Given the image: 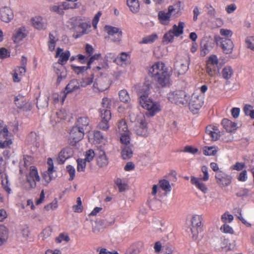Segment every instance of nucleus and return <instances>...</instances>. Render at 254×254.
<instances>
[{
  "label": "nucleus",
  "mask_w": 254,
  "mask_h": 254,
  "mask_svg": "<svg viewBox=\"0 0 254 254\" xmlns=\"http://www.w3.org/2000/svg\"><path fill=\"white\" fill-rule=\"evenodd\" d=\"M119 96L121 102L128 104L130 101V98L127 90H121L119 92Z\"/></svg>",
  "instance_id": "33"
},
{
  "label": "nucleus",
  "mask_w": 254,
  "mask_h": 254,
  "mask_svg": "<svg viewBox=\"0 0 254 254\" xmlns=\"http://www.w3.org/2000/svg\"><path fill=\"white\" fill-rule=\"evenodd\" d=\"M171 14L168 11L166 13L164 11H160L158 12V19L161 24L163 25H167L169 23Z\"/></svg>",
  "instance_id": "28"
},
{
  "label": "nucleus",
  "mask_w": 254,
  "mask_h": 254,
  "mask_svg": "<svg viewBox=\"0 0 254 254\" xmlns=\"http://www.w3.org/2000/svg\"><path fill=\"white\" fill-rule=\"evenodd\" d=\"M52 233V229L50 227H47L43 230L42 232L40 234V237L42 238L43 240H45L47 238L50 236Z\"/></svg>",
  "instance_id": "53"
},
{
  "label": "nucleus",
  "mask_w": 254,
  "mask_h": 254,
  "mask_svg": "<svg viewBox=\"0 0 254 254\" xmlns=\"http://www.w3.org/2000/svg\"><path fill=\"white\" fill-rule=\"evenodd\" d=\"M66 170L70 176L69 180L72 181L73 180L75 177V170L73 166L69 165L66 166Z\"/></svg>",
  "instance_id": "64"
},
{
  "label": "nucleus",
  "mask_w": 254,
  "mask_h": 254,
  "mask_svg": "<svg viewBox=\"0 0 254 254\" xmlns=\"http://www.w3.org/2000/svg\"><path fill=\"white\" fill-rule=\"evenodd\" d=\"M15 104L18 108H23L26 104V100L22 95L15 97Z\"/></svg>",
  "instance_id": "40"
},
{
  "label": "nucleus",
  "mask_w": 254,
  "mask_h": 254,
  "mask_svg": "<svg viewBox=\"0 0 254 254\" xmlns=\"http://www.w3.org/2000/svg\"><path fill=\"white\" fill-rule=\"evenodd\" d=\"M72 155V149L66 147L63 149L59 153L58 161L60 163L63 164L64 162Z\"/></svg>",
  "instance_id": "23"
},
{
  "label": "nucleus",
  "mask_w": 254,
  "mask_h": 254,
  "mask_svg": "<svg viewBox=\"0 0 254 254\" xmlns=\"http://www.w3.org/2000/svg\"><path fill=\"white\" fill-rule=\"evenodd\" d=\"M71 68L73 69L74 72L76 73L77 74H79L84 71H86L88 69L90 68L89 66H78L74 65H71Z\"/></svg>",
  "instance_id": "49"
},
{
  "label": "nucleus",
  "mask_w": 254,
  "mask_h": 254,
  "mask_svg": "<svg viewBox=\"0 0 254 254\" xmlns=\"http://www.w3.org/2000/svg\"><path fill=\"white\" fill-rule=\"evenodd\" d=\"M109 87L107 78L99 77L97 78L93 85V90L95 92H103Z\"/></svg>",
  "instance_id": "11"
},
{
  "label": "nucleus",
  "mask_w": 254,
  "mask_h": 254,
  "mask_svg": "<svg viewBox=\"0 0 254 254\" xmlns=\"http://www.w3.org/2000/svg\"><path fill=\"white\" fill-rule=\"evenodd\" d=\"M79 7V5L77 3L63 2L61 4L51 5L50 7V10L51 11L56 12L58 14H63L64 13V10L77 8Z\"/></svg>",
  "instance_id": "9"
},
{
  "label": "nucleus",
  "mask_w": 254,
  "mask_h": 254,
  "mask_svg": "<svg viewBox=\"0 0 254 254\" xmlns=\"http://www.w3.org/2000/svg\"><path fill=\"white\" fill-rule=\"evenodd\" d=\"M26 177H29V178H34L37 180V182H39L40 180V178L38 175L37 170L34 166L30 167V172L28 175H26Z\"/></svg>",
  "instance_id": "38"
},
{
  "label": "nucleus",
  "mask_w": 254,
  "mask_h": 254,
  "mask_svg": "<svg viewBox=\"0 0 254 254\" xmlns=\"http://www.w3.org/2000/svg\"><path fill=\"white\" fill-rule=\"evenodd\" d=\"M234 219V217L228 212H226L221 216V220L224 224L231 222Z\"/></svg>",
  "instance_id": "48"
},
{
  "label": "nucleus",
  "mask_w": 254,
  "mask_h": 254,
  "mask_svg": "<svg viewBox=\"0 0 254 254\" xmlns=\"http://www.w3.org/2000/svg\"><path fill=\"white\" fill-rule=\"evenodd\" d=\"M90 122L88 117L86 116L81 117L77 119L75 127L85 132L89 129Z\"/></svg>",
  "instance_id": "18"
},
{
  "label": "nucleus",
  "mask_w": 254,
  "mask_h": 254,
  "mask_svg": "<svg viewBox=\"0 0 254 254\" xmlns=\"http://www.w3.org/2000/svg\"><path fill=\"white\" fill-rule=\"evenodd\" d=\"M115 183L118 187L120 192H123L126 190L127 185L125 183H123L122 180L121 179L117 178L115 180Z\"/></svg>",
  "instance_id": "57"
},
{
  "label": "nucleus",
  "mask_w": 254,
  "mask_h": 254,
  "mask_svg": "<svg viewBox=\"0 0 254 254\" xmlns=\"http://www.w3.org/2000/svg\"><path fill=\"white\" fill-rule=\"evenodd\" d=\"M104 30L109 35V38L114 43L120 45L122 42L123 32L122 30L116 27L110 25H106Z\"/></svg>",
  "instance_id": "5"
},
{
  "label": "nucleus",
  "mask_w": 254,
  "mask_h": 254,
  "mask_svg": "<svg viewBox=\"0 0 254 254\" xmlns=\"http://www.w3.org/2000/svg\"><path fill=\"white\" fill-rule=\"evenodd\" d=\"M68 26L70 28L76 30L78 28L82 29V32L76 36V38H78L80 36L82 35L85 33L87 24L83 22L79 17H73L69 19L67 22Z\"/></svg>",
  "instance_id": "7"
},
{
  "label": "nucleus",
  "mask_w": 254,
  "mask_h": 254,
  "mask_svg": "<svg viewBox=\"0 0 254 254\" xmlns=\"http://www.w3.org/2000/svg\"><path fill=\"white\" fill-rule=\"evenodd\" d=\"M95 155H96V153H95L92 149H89L86 152L84 160L86 162H90L93 159Z\"/></svg>",
  "instance_id": "62"
},
{
  "label": "nucleus",
  "mask_w": 254,
  "mask_h": 254,
  "mask_svg": "<svg viewBox=\"0 0 254 254\" xmlns=\"http://www.w3.org/2000/svg\"><path fill=\"white\" fill-rule=\"evenodd\" d=\"M122 157L124 159H128L132 156L133 151L132 145H126L122 146Z\"/></svg>",
  "instance_id": "26"
},
{
  "label": "nucleus",
  "mask_w": 254,
  "mask_h": 254,
  "mask_svg": "<svg viewBox=\"0 0 254 254\" xmlns=\"http://www.w3.org/2000/svg\"><path fill=\"white\" fill-rule=\"evenodd\" d=\"M102 119L110 121L111 119V110L108 109L100 108L99 110Z\"/></svg>",
  "instance_id": "36"
},
{
  "label": "nucleus",
  "mask_w": 254,
  "mask_h": 254,
  "mask_svg": "<svg viewBox=\"0 0 254 254\" xmlns=\"http://www.w3.org/2000/svg\"><path fill=\"white\" fill-rule=\"evenodd\" d=\"M215 40L217 45L220 46L225 54H229L232 53L234 44L231 39L216 37H215Z\"/></svg>",
  "instance_id": "8"
},
{
  "label": "nucleus",
  "mask_w": 254,
  "mask_h": 254,
  "mask_svg": "<svg viewBox=\"0 0 254 254\" xmlns=\"http://www.w3.org/2000/svg\"><path fill=\"white\" fill-rule=\"evenodd\" d=\"M120 134L121 133L126 132L127 131H129L128 130L127 126V125L126 122L123 119L121 120L119 123L118 125V129L117 130Z\"/></svg>",
  "instance_id": "39"
},
{
  "label": "nucleus",
  "mask_w": 254,
  "mask_h": 254,
  "mask_svg": "<svg viewBox=\"0 0 254 254\" xmlns=\"http://www.w3.org/2000/svg\"><path fill=\"white\" fill-rule=\"evenodd\" d=\"M174 36L175 35L173 33L172 30H169L164 35L163 42L166 44L172 42Z\"/></svg>",
  "instance_id": "44"
},
{
  "label": "nucleus",
  "mask_w": 254,
  "mask_h": 254,
  "mask_svg": "<svg viewBox=\"0 0 254 254\" xmlns=\"http://www.w3.org/2000/svg\"><path fill=\"white\" fill-rule=\"evenodd\" d=\"M150 90L148 84H144L142 86L141 91L143 92L140 96L139 102L141 106L144 109L148 111V114L149 116H153L155 114L160 111V106L156 102H153L148 97Z\"/></svg>",
  "instance_id": "2"
},
{
  "label": "nucleus",
  "mask_w": 254,
  "mask_h": 254,
  "mask_svg": "<svg viewBox=\"0 0 254 254\" xmlns=\"http://www.w3.org/2000/svg\"><path fill=\"white\" fill-rule=\"evenodd\" d=\"M54 69L55 72L57 76L56 84L59 85L63 80L66 78L67 76V71L64 66L59 64H58V66L55 65Z\"/></svg>",
  "instance_id": "16"
},
{
  "label": "nucleus",
  "mask_w": 254,
  "mask_h": 254,
  "mask_svg": "<svg viewBox=\"0 0 254 254\" xmlns=\"http://www.w3.org/2000/svg\"><path fill=\"white\" fill-rule=\"evenodd\" d=\"M147 124L144 117L141 115L140 120L138 121V125L136 126L135 128V131L138 135L143 137H146L148 135Z\"/></svg>",
  "instance_id": "12"
},
{
  "label": "nucleus",
  "mask_w": 254,
  "mask_h": 254,
  "mask_svg": "<svg viewBox=\"0 0 254 254\" xmlns=\"http://www.w3.org/2000/svg\"><path fill=\"white\" fill-rule=\"evenodd\" d=\"M97 165L100 168L106 167L109 163L108 158L104 151L98 149L96 152Z\"/></svg>",
  "instance_id": "15"
},
{
  "label": "nucleus",
  "mask_w": 254,
  "mask_h": 254,
  "mask_svg": "<svg viewBox=\"0 0 254 254\" xmlns=\"http://www.w3.org/2000/svg\"><path fill=\"white\" fill-rule=\"evenodd\" d=\"M202 181H203L202 179L193 176L191 177L190 178L191 183L202 192L206 193L208 191V188L205 184L202 182Z\"/></svg>",
  "instance_id": "21"
},
{
  "label": "nucleus",
  "mask_w": 254,
  "mask_h": 254,
  "mask_svg": "<svg viewBox=\"0 0 254 254\" xmlns=\"http://www.w3.org/2000/svg\"><path fill=\"white\" fill-rule=\"evenodd\" d=\"M102 107L101 108L108 109L110 110L112 106V101L107 97H104L102 101Z\"/></svg>",
  "instance_id": "54"
},
{
  "label": "nucleus",
  "mask_w": 254,
  "mask_h": 254,
  "mask_svg": "<svg viewBox=\"0 0 254 254\" xmlns=\"http://www.w3.org/2000/svg\"><path fill=\"white\" fill-rule=\"evenodd\" d=\"M66 96V94L65 92H61L60 95H59L58 93H54L52 95L55 102H59L60 99L62 104L64 103Z\"/></svg>",
  "instance_id": "50"
},
{
  "label": "nucleus",
  "mask_w": 254,
  "mask_h": 254,
  "mask_svg": "<svg viewBox=\"0 0 254 254\" xmlns=\"http://www.w3.org/2000/svg\"><path fill=\"white\" fill-rule=\"evenodd\" d=\"M86 161L82 159H78L77 160V170L78 172H84L86 167Z\"/></svg>",
  "instance_id": "56"
},
{
  "label": "nucleus",
  "mask_w": 254,
  "mask_h": 254,
  "mask_svg": "<svg viewBox=\"0 0 254 254\" xmlns=\"http://www.w3.org/2000/svg\"><path fill=\"white\" fill-rule=\"evenodd\" d=\"M167 98L170 102L180 107H187L189 96L184 90H171L167 94Z\"/></svg>",
  "instance_id": "3"
},
{
  "label": "nucleus",
  "mask_w": 254,
  "mask_h": 254,
  "mask_svg": "<svg viewBox=\"0 0 254 254\" xmlns=\"http://www.w3.org/2000/svg\"><path fill=\"white\" fill-rule=\"evenodd\" d=\"M32 158L31 156H24L23 160L20 163V172L21 173H25V170L27 169L32 163Z\"/></svg>",
  "instance_id": "25"
},
{
  "label": "nucleus",
  "mask_w": 254,
  "mask_h": 254,
  "mask_svg": "<svg viewBox=\"0 0 254 254\" xmlns=\"http://www.w3.org/2000/svg\"><path fill=\"white\" fill-rule=\"evenodd\" d=\"M26 36L25 30L22 29H19L13 37L15 43H18L24 38Z\"/></svg>",
  "instance_id": "34"
},
{
  "label": "nucleus",
  "mask_w": 254,
  "mask_h": 254,
  "mask_svg": "<svg viewBox=\"0 0 254 254\" xmlns=\"http://www.w3.org/2000/svg\"><path fill=\"white\" fill-rule=\"evenodd\" d=\"M85 132L76 127H73L70 132V139H72L74 143L82 139Z\"/></svg>",
  "instance_id": "17"
},
{
  "label": "nucleus",
  "mask_w": 254,
  "mask_h": 254,
  "mask_svg": "<svg viewBox=\"0 0 254 254\" xmlns=\"http://www.w3.org/2000/svg\"><path fill=\"white\" fill-rule=\"evenodd\" d=\"M181 3L178 1L173 5H170L168 7V11L171 15L178 16L181 13Z\"/></svg>",
  "instance_id": "27"
},
{
  "label": "nucleus",
  "mask_w": 254,
  "mask_h": 254,
  "mask_svg": "<svg viewBox=\"0 0 254 254\" xmlns=\"http://www.w3.org/2000/svg\"><path fill=\"white\" fill-rule=\"evenodd\" d=\"M217 66L208 65L207 64L206 71L211 77L215 76L217 72Z\"/></svg>",
  "instance_id": "61"
},
{
  "label": "nucleus",
  "mask_w": 254,
  "mask_h": 254,
  "mask_svg": "<svg viewBox=\"0 0 254 254\" xmlns=\"http://www.w3.org/2000/svg\"><path fill=\"white\" fill-rule=\"evenodd\" d=\"M13 16V12L9 7L4 6L0 9V18L2 21L8 23L12 20Z\"/></svg>",
  "instance_id": "14"
},
{
  "label": "nucleus",
  "mask_w": 254,
  "mask_h": 254,
  "mask_svg": "<svg viewBox=\"0 0 254 254\" xmlns=\"http://www.w3.org/2000/svg\"><path fill=\"white\" fill-rule=\"evenodd\" d=\"M201 216L198 215H193L191 219V228L190 230L192 234V239L196 240L199 231L201 230Z\"/></svg>",
  "instance_id": "10"
},
{
  "label": "nucleus",
  "mask_w": 254,
  "mask_h": 254,
  "mask_svg": "<svg viewBox=\"0 0 254 254\" xmlns=\"http://www.w3.org/2000/svg\"><path fill=\"white\" fill-rule=\"evenodd\" d=\"M215 178L217 183L222 187L228 186L231 183V177L225 174H218L216 175Z\"/></svg>",
  "instance_id": "19"
},
{
  "label": "nucleus",
  "mask_w": 254,
  "mask_h": 254,
  "mask_svg": "<svg viewBox=\"0 0 254 254\" xmlns=\"http://www.w3.org/2000/svg\"><path fill=\"white\" fill-rule=\"evenodd\" d=\"M218 64V60L217 57L215 55H211L209 57L207 61L208 65H211L217 66Z\"/></svg>",
  "instance_id": "63"
},
{
  "label": "nucleus",
  "mask_w": 254,
  "mask_h": 254,
  "mask_svg": "<svg viewBox=\"0 0 254 254\" xmlns=\"http://www.w3.org/2000/svg\"><path fill=\"white\" fill-rule=\"evenodd\" d=\"M148 73L151 75L160 86L165 87L171 84V71L162 62H158L153 64L149 68Z\"/></svg>",
  "instance_id": "1"
},
{
  "label": "nucleus",
  "mask_w": 254,
  "mask_h": 254,
  "mask_svg": "<svg viewBox=\"0 0 254 254\" xmlns=\"http://www.w3.org/2000/svg\"><path fill=\"white\" fill-rule=\"evenodd\" d=\"M206 133L210 136L211 140L216 141L218 140L220 136V131L217 127L212 126H209L206 128Z\"/></svg>",
  "instance_id": "22"
},
{
  "label": "nucleus",
  "mask_w": 254,
  "mask_h": 254,
  "mask_svg": "<svg viewBox=\"0 0 254 254\" xmlns=\"http://www.w3.org/2000/svg\"><path fill=\"white\" fill-rule=\"evenodd\" d=\"M127 4L132 12L135 13L139 11V3L138 0H127Z\"/></svg>",
  "instance_id": "31"
},
{
  "label": "nucleus",
  "mask_w": 254,
  "mask_h": 254,
  "mask_svg": "<svg viewBox=\"0 0 254 254\" xmlns=\"http://www.w3.org/2000/svg\"><path fill=\"white\" fill-rule=\"evenodd\" d=\"M80 88L79 83L77 79H72L70 81L65 88L66 94L71 93Z\"/></svg>",
  "instance_id": "24"
},
{
  "label": "nucleus",
  "mask_w": 254,
  "mask_h": 254,
  "mask_svg": "<svg viewBox=\"0 0 254 254\" xmlns=\"http://www.w3.org/2000/svg\"><path fill=\"white\" fill-rule=\"evenodd\" d=\"M189 64L190 58L188 56L179 57L175 63V69L179 74H184L188 71Z\"/></svg>",
  "instance_id": "6"
},
{
  "label": "nucleus",
  "mask_w": 254,
  "mask_h": 254,
  "mask_svg": "<svg viewBox=\"0 0 254 254\" xmlns=\"http://www.w3.org/2000/svg\"><path fill=\"white\" fill-rule=\"evenodd\" d=\"M109 121V120L102 119L101 121L98 125V128L104 131L108 130L110 127Z\"/></svg>",
  "instance_id": "51"
},
{
  "label": "nucleus",
  "mask_w": 254,
  "mask_h": 254,
  "mask_svg": "<svg viewBox=\"0 0 254 254\" xmlns=\"http://www.w3.org/2000/svg\"><path fill=\"white\" fill-rule=\"evenodd\" d=\"M32 21L35 28L40 30L44 28V23L42 17H35L32 19Z\"/></svg>",
  "instance_id": "35"
},
{
  "label": "nucleus",
  "mask_w": 254,
  "mask_h": 254,
  "mask_svg": "<svg viewBox=\"0 0 254 254\" xmlns=\"http://www.w3.org/2000/svg\"><path fill=\"white\" fill-rule=\"evenodd\" d=\"M76 205H74L72 206V209L74 212L76 213H80L83 210V206L82 205V202L80 197H78L76 199Z\"/></svg>",
  "instance_id": "45"
},
{
  "label": "nucleus",
  "mask_w": 254,
  "mask_h": 254,
  "mask_svg": "<svg viewBox=\"0 0 254 254\" xmlns=\"http://www.w3.org/2000/svg\"><path fill=\"white\" fill-rule=\"evenodd\" d=\"M212 42L208 39L203 40L200 44V55L204 57L208 54L213 48Z\"/></svg>",
  "instance_id": "20"
},
{
  "label": "nucleus",
  "mask_w": 254,
  "mask_h": 254,
  "mask_svg": "<svg viewBox=\"0 0 254 254\" xmlns=\"http://www.w3.org/2000/svg\"><path fill=\"white\" fill-rule=\"evenodd\" d=\"M160 187L166 192H170L171 190V186L169 182L166 180H160L159 182Z\"/></svg>",
  "instance_id": "41"
},
{
  "label": "nucleus",
  "mask_w": 254,
  "mask_h": 254,
  "mask_svg": "<svg viewBox=\"0 0 254 254\" xmlns=\"http://www.w3.org/2000/svg\"><path fill=\"white\" fill-rule=\"evenodd\" d=\"M59 57L58 63L55 64V66H58V64L63 65L65 64L68 61L70 57V52L68 51L63 52V49L58 48L57 50L56 57Z\"/></svg>",
  "instance_id": "13"
},
{
  "label": "nucleus",
  "mask_w": 254,
  "mask_h": 254,
  "mask_svg": "<svg viewBox=\"0 0 254 254\" xmlns=\"http://www.w3.org/2000/svg\"><path fill=\"white\" fill-rule=\"evenodd\" d=\"M245 43L247 48L254 51V37H248L245 39Z\"/></svg>",
  "instance_id": "52"
},
{
  "label": "nucleus",
  "mask_w": 254,
  "mask_h": 254,
  "mask_svg": "<svg viewBox=\"0 0 254 254\" xmlns=\"http://www.w3.org/2000/svg\"><path fill=\"white\" fill-rule=\"evenodd\" d=\"M142 244L141 243H137L132 245L129 248V251L133 254H139L142 249Z\"/></svg>",
  "instance_id": "43"
},
{
  "label": "nucleus",
  "mask_w": 254,
  "mask_h": 254,
  "mask_svg": "<svg viewBox=\"0 0 254 254\" xmlns=\"http://www.w3.org/2000/svg\"><path fill=\"white\" fill-rule=\"evenodd\" d=\"M222 125L228 132H232L236 130L237 128L236 123H233L227 119H224L222 120Z\"/></svg>",
  "instance_id": "29"
},
{
  "label": "nucleus",
  "mask_w": 254,
  "mask_h": 254,
  "mask_svg": "<svg viewBox=\"0 0 254 254\" xmlns=\"http://www.w3.org/2000/svg\"><path fill=\"white\" fill-rule=\"evenodd\" d=\"M54 113L57 117L56 122H61L62 120H64L66 116V114L64 110H60Z\"/></svg>",
  "instance_id": "58"
},
{
  "label": "nucleus",
  "mask_w": 254,
  "mask_h": 254,
  "mask_svg": "<svg viewBox=\"0 0 254 254\" xmlns=\"http://www.w3.org/2000/svg\"><path fill=\"white\" fill-rule=\"evenodd\" d=\"M53 172H49L48 170L47 171L43 173L42 175V178L44 182L43 183V185L44 186H47L48 184L52 180V174Z\"/></svg>",
  "instance_id": "42"
},
{
  "label": "nucleus",
  "mask_w": 254,
  "mask_h": 254,
  "mask_svg": "<svg viewBox=\"0 0 254 254\" xmlns=\"http://www.w3.org/2000/svg\"><path fill=\"white\" fill-rule=\"evenodd\" d=\"M233 74V70L231 66H225L222 71L223 77L225 79H230Z\"/></svg>",
  "instance_id": "37"
},
{
  "label": "nucleus",
  "mask_w": 254,
  "mask_h": 254,
  "mask_svg": "<svg viewBox=\"0 0 254 254\" xmlns=\"http://www.w3.org/2000/svg\"><path fill=\"white\" fill-rule=\"evenodd\" d=\"M157 38V36L155 34H153L145 37L142 39L140 42L141 44H148L153 43Z\"/></svg>",
  "instance_id": "46"
},
{
  "label": "nucleus",
  "mask_w": 254,
  "mask_h": 254,
  "mask_svg": "<svg viewBox=\"0 0 254 254\" xmlns=\"http://www.w3.org/2000/svg\"><path fill=\"white\" fill-rule=\"evenodd\" d=\"M58 206V201L55 199L51 203L45 206L44 208L47 211L53 210Z\"/></svg>",
  "instance_id": "60"
},
{
  "label": "nucleus",
  "mask_w": 254,
  "mask_h": 254,
  "mask_svg": "<svg viewBox=\"0 0 254 254\" xmlns=\"http://www.w3.org/2000/svg\"><path fill=\"white\" fill-rule=\"evenodd\" d=\"M120 141L122 144V146L131 145L130 144V133L129 131L121 133Z\"/></svg>",
  "instance_id": "32"
},
{
  "label": "nucleus",
  "mask_w": 254,
  "mask_h": 254,
  "mask_svg": "<svg viewBox=\"0 0 254 254\" xmlns=\"http://www.w3.org/2000/svg\"><path fill=\"white\" fill-rule=\"evenodd\" d=\"M94 140L97 143H100L104 139V136L100 131L96 130L94 132Z\"/></svg>",
  "instance_id": "55"
},
{
  "label": "nucleus",
  "mask_w": 254,
  "mask_h": 254,
  "mask_svg": "<svg viewBox=\"0 0 254 254\" xmlns=\"http://www.w3.org/2000/svg\"><path fill=\"white\" fill-rule=\"evenodd\" d=\"M204 95L201 93L194 92L189 96L188 106L194 114H197L204 104Z\"/></svg>",
  "instance_id": "4"
},
{
  "label": "nucleus",
  "mask_w": 254,
  "mask_h": 254,
  "mask_svg": "<svg viewBox=\"0 0 254 254\" xmlns=\"http://www.w3.org/2000/svg\"><path fill=\"white\" fill-rule=\"evenodd\" d=\"M184 26L185 23L180 21L178 25L176 24L173 25V29L171 30L175 36L179 37L183 33Z\"/></svg>",
  "instance_id": "30"
},
{
  "label": "nucleus",
  "mask_w": 254,
  "mask_h": 254,
  "mask_svg": "<svg viewBox=\"0 0 254 254\" xmlns=\"http://www.w3.org/2000/svg\"><path fill=\"white\" fill-rule=\"evenodd\" d=\"M203 151L205 155H215L217 152V149L215 146L205 147Z\"/></svg>",
  "instance_id": "47"
},
{
  "label": "nucleus",
  "mask_w": 254,
  "mask_h": 254,
  "mask_svg": "<svg viewBox=\"0 0 254 254\" xmlns=\"http://www.w3.org/2000/svg\"><path fill=\"white\" fill-rule=\"evenodd\" d=\"M93 82L92 78L91 77L83 78L79 83L80 87H86L87 85L91 84Z\"/></svg>",
  "instance_id": "59"
}]
</instances>
